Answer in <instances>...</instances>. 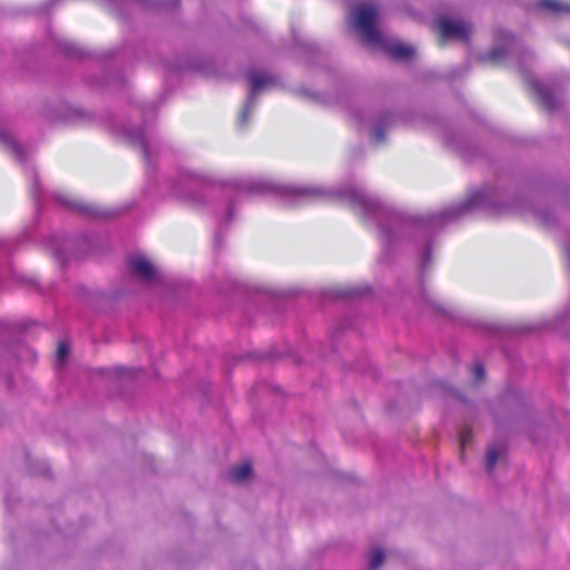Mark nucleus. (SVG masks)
<instances>
[{"label":"nucleus","mask_w":570,"mask_h":570,"mask_svg":"<svg viewBox=\"0 0 570 570\" xmlns=\"http://www.w3.org/2000/svg\"><path fill=\"white\" fill-rule=\"evenodd\" d=\"M436 29L442 41L463 37L462 21H453L450 18L440 17L436 19Z\"/></svg>","instance_id":"f03ea898"},{"label":"nucleus","mask_w":570,"mask_h":570,"mask_svg":"<svg viewBox=\"0 0 570 570\" xmlns=\"http://www.w3.org/2000/svg\"><path fill=\"white\" fill-rule=\"evenodd\" d=\"M252 475V465L248 462L235 465L229 471V481L234 483H242Z\"/></svg>","instance_id":"39448f33"},{"label":"nucleus","mask_w":570,"mask_h":570,"mask_svg":"<svg viewBox=\"0 0 570 570\" xmlns=\"http://www.w3.org/2000/svg\"><path fill=\"white\" fill-rule=\"evenodd\" d=\"M377 18V8L373 4H361L355 9L354 22L361 31L363 40L370 46H380L385 52L395 60H406L412 58L414 49L401 42H386L381 32L375 27Z\"/></svg>","instance_id":"f257e3e1"},{"label":"nucleus","mask_w":570,"mask_h":570,"mask_svg":"<svg viewBox=\"0 0 570 570\" xmlns=\"http://www.w3.org/2000/svg\"><path fill=\"white\" fill-rule=\"evenodd\" d=\"M247 117H248V110L245 109L243 112H242V122H245L247 120Z\"/></svg>","instance_id":"a211bd4d"},{"label":"nucleus","mask_w":570,"mask_h":570,"mask_svg":"<svg viewBox=\"0 0 570 570\" xmlns=\"http://www.w3.org/2000/svg\"><path fill=\"white\" fill-rule=\"evenodd\" d=\"M375 137L377 141H382L384 139V132L382 128H377L375 130Z\"/></svg>","instance_id":"dca6fc26"},{"label":"nucleus","mask_w":570,"mask_h":570,"mask_svg":"<svg viewBox=\"0 0 570 570\" xmlns=\"http://www.w3.org/2000/svg\"><path fill=\"white\" fill-rule=\"evenodd\" d=\"M248 80L250 82L253 92H256L273 82V79L271 76L261 73V72L248 73Z\"/></svg>","instance_id":"0eeeda50"},{"label":"nucleus","mask_w":570,"mask_h":570,"mask_svg":"<svg viewBox=\"0 0 570 570\" xmlns=\"http://www.w3.org/2000/svg\"><path fill=\"white\" fill-rule=\"evenodd\" d=\"M538 7L541 10L553 12V13H569L570 4L562 3L559 0H539Z\"/></svg>","instance_id":"423d86ee"},{"label":"nucleus","mask_w":570,"mask_h":570,"mask_svg":"<svg viewBox=\"0 0 570 570\" xmlns=\"http://www.w3.org/2000/svg\"><path fill=\"white\" fill-rule=\"evenodd\" d=\"M68 353H69L68 344L65 343V342H60L58 344V347H57V351H56V357H57L58 362L63 363L66 357H67V355H68Z\"/></svg>","instance_id":"f8f14e48"},{"label":"nucleus","mask_w":570,"mask_h":570,"mask_svg":"<svg viewBox=\"0 0 570 570\" xmlns=\"http://www.w3.org/2000/svg\"><path fill=\"white\" fill-rule=\"evenodd\" d=\"M481 196H482L481 194H475V195H471L469 197V199H465V205H464L465 212L469 210L470 208H472L474 205H476V203Z\"/></svg>","instance_id":"ddd939ff"},{"label":"nucleus","mask_w":570,"mask_h":570,"mask_svg":"<svg viewBox=\"0 0 570 570\" xmlns=\"http://www.w3.org/2000/svg\"><path fill=\"white\" fill-rule=\"evenodd\" d=\"M500 456V451L497 448H490L487 452V469L489 472L493 471Z\"/></svg>","instance_id":"9d476101"},{"label":"nucleus","mask_w":570,"mask_h":570,"mask_svg":"<svg viewBox=\"0 0 570 570\" xmlns=\"http://www.w3.org/2000/svg\"><path fill=\"white\" fill-rule=\"evenodd\" d=\"M385 554L382 549H375L370 556V568L376 570L384 561Z\"/></svg>","instance_id":"1a4fd4ad"},{"label":"nucleus","mask_w":570,"mask_h":570,"mask_svg":"<svg viewBox=\"0 0 570 570\" xmlns=\"http://www.w3.org/2000/svg\"><path fill=\"white\" fill-rule=\"evenodd\" d=\"M130 272L145 282H151L156 277V271L151 263L145 257L137 256L129 261Z\"/></svg>","instance_id":"7ed1b4c3"},{"label":"nucleus","mask_w":570,"mask_h":570,"mask_svg":"<svg viewBox=\"0 0 570 570\" xmlns=\"http://www.w3.org/2000/svg\"><path fill=\"white\" fill-rule=\"evenodd\" d=\"M464 35H465V37L468 36V29L466 28H465Z\"/></svg>","instance_id":"412c9836"},{"label":"nucleus","mask_w":570,"mask_h":570,"mask_svg":"<svg viewBox=\"0 0 570 570\" xmlns=\"http://www.w3.org/2000/svg\"><path fill=\"white\" fill-rule=\"evenodd\" d=\"M507 53L508 51L504 48H494L484 57V60L491 65H497L505 58Z\"/></svg>","instance_id":"6e6552de"},{"label":"nucleus","mask_w":570,"mask_h":570,"mask_svg":"<svg viewBox=\"0 0 570 570\" xmlns=\"http://www.w3.org/2000/svg\"><path fill=\"white\" fill-rule=\"evenodd\" d=\"M473 379L476 384L482 383L485 379V371L481 363H475L472 367Z\"/></svg>","instance_id":"9b49d317"},{"label":"nucleus","mask_w":570,"mask_h":570,"mask_svg":"<svg viewBox=\"0 0 570 570\" xmlns=\"http://www.w3.org/2000/svg\"><path fill=\"white\" fill-rule=\"evenodd\" d=\"M67 205H68L70 208L75 209V210H78V212H87V208H86L85 206H82L79 202H76V200H73V202H69V203H67Z\"/></svg>","instance_id":"2eb2a0df"},{"label":"nucleus","mask_w":570,"mask_h":570,"mask_svg":"<svg viewBox=\"0 0 570 570\" xmlns=\"http://www.w3.org/2000/svg\"><path fill=\"white\" fill-rule=\"evenodd\" d=\"M497 38L501 41H505L507 43H512L513 41V37L510 33L502 30L498 31Z\"/></svg>","instance_id":"4468645a"},{"label":"nucleus","mask_w":570,"mask_h":570,"mask_svg":"<svg viewBox=\"0 0 570 570\" xmlns=\"http://www.w3.org/2000/svg\"><path fill=\"white\" fill-rule=\"evenodd\" d=\"M531 89L535 95L539 104L547 110H551L556 107L554 97L547 91L539 82L531 83Z\"/></svg>","instance_id":"20e7f679"},{"label":"nucleus","mask_w":570,"mask_h":570,"mask_svg":"<svg viewBox=\"0 0 570 570\" xmlns=\"http://www.w3.org/2000/svg\"><path fill=\"white\" fill-rule=\"evenodd\" d=\"M469 436H470V432H469V430L465 428V434H464V438H465V444L468 443Z\"/></svg>","instance_id":"6ab92c4d"},{"label":"nucleus","mask_w":570,"mask_h":570,"mask_svg":"<svg viewBox=\"0 0 570 570\" xmlns=\"http://www.w3.org/2000/svg\"><path fill=\"white\" fill-rule=\"evenodd\" d=\"M0 139L7 141L8 137L3 132H0Z\"/></svg>","instance_id":"aec40b11"},{"label":"nucleus","mask_w":570,"mask_h":570,"mask_svg":"<svg viewBox=\"0 0 570 570\" xmlns=\"http://www.w3.org/2000/svg\"><path fill=\"white\" fill-rule=\"evenodd\" d=\"M458 443L461 450H463V432L458 434Z\"/></svg>","instance_id":"f3484780"}]
</instances>
